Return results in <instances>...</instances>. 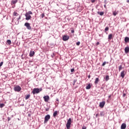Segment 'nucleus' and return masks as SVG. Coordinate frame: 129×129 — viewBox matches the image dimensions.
I'll use <instances>...</instances> for the list:
<instances>
[{"label":"nucleus","instance_id":"nucleus-17","mask_svg":"<svg viewBox=\"0 0 129 129\" xmlns=\"http://www.w3.org/2000/svg\"><path fill=\"white\" fill-rule=\"evenodd\" d=\"M112 14H113V16H116V15H117V14H118V11H113L112 12Z\"/></svg>","mask_w":129,"mask_h":129},{"label":"nucleus","instance_id":"nucleus-19","mask_svg":"<svg viewBox=\"0 0 129 129\" xmlns=\"http://www.w3.org/2000/svg\"><path fill=\"white\" fill-rule=\"evenodd\" d=\"M111 39H112V34H110L108 35V40H111Z\"/></svg>","mask_w":129,"mask_h":129},{"label":"nucleus","instance_id":"nucleus-51","mask_svg":"<svg viewBox=\"0 0 129 129\" xmlns=\"http://www.w3.org/2000/svg\"><path fill=\"white\" fill-rule=\"evenodd\" d=\"M127 3H129V0L126 1Z\"/></svg>","mask_w":129,"mask_h":129},{"label":"nucleus","instance_id":"nucleus-36","mask_svg":"<svg viewBox=\"0 0 129 129\" xmlns=\"http://www.w3.org/2000/svg\"><path fill=\"white\" fill-rule=\"evenodd\" d=\"M54 56H55V53H53V54L51 55V57L52 58H54Z\"/></svg>","mask_w":129,"mask_h":129},{"label":"nucleus","instance_id":"nucleus-8","mask_svg":"<svg viewBox=\"0 0 129 129\" xmlns=\"http://www.w3.org/2000/svg\"><path fill=\"white\" fill-rule=\"evenodd\" d=\"M25 17H26L25 19L27 21H29V20H31V18H32L31 15H29V14H27V13L25 14Z\"/></svg>","mask_w":129,"mask_h":129},{"label":"nucleus","instance_id":"nucleus-33","mask_svg":"<svg viewBox=\"0 0 129 129\" xmlns=\"http://www.w3.org/2000/svg\"><path fill=\"white\" fill-rule=\"evenodd\" d=\"M105 64H106V61H104L102 64V66H105Z\"/></svg>","mask_w":129,"mask_h":129},{"label":"nucleus","instance_id":"nucleus-41","mask_svg":"<svg viewBox=\"0 0 129 129\" xmlns=\"http://www.w3.org/2000/svg\"><path fill=\"white\" fill-rule=\"evenodd\" d=\"M95 2V0H91V3H93Z\"/></svg>","mask_w":129,"mask_h":129},{"label":"nucleus","instance_id":"nucleus-20","mask_svg":"<svg viewBox=\"0 0 129 129\" xmlns=\"http://www.w3.org/2000/svg\"><path fill=\"white\" fill-rule=\"evenodd\" d=\"M129 41V38L128 37H126L124 38V42H125L126 43H127V42H128Z\"/></svg>","mask_w":129,"mask_h":129},{"label":"nucleus","instance_id":"nucleus-14","mask_svg":"<svg viewBox=\"0 0 129 129\" xmlns=\"http://www.w3.org/2000/svg\"><path fill=\"white\" fill-rule=\"evenodd\" d=\"M57 115H58V111H55V112H53V117H56Z\"/></svg>","mask_w":129,"mask_h":129},{"label":"nucleus","instance_id":"nucleus-9","mask_svg":"<svg viewBox=\"0 0 129 129\" xmlns=\"http://www.w3.org/2000/svg\"><path fill=\"white\" fill-rule=\"evenodd\" d=\"M62 40H63V41H68V40H69V36L64 35L62 37Z\"/></svg>","mask_w":129,"mask_h":129},{"label":"nucleus","instance_id":"nucleus-49","mask_svg":"<svg viewBox=\"0 0 129 129\" xmlns=\"http://www.w3.org/2000/svg\"><path fill=\"white\" fill-rule=\"evenodd\" d=\"M111 96V95H109V97H108L109 98H110Z\"/></svg>","mask_w":129,"mask_h":129},{"label":"nucleus","instance_id":"nucleus-16","mask_svg":"<svg viewBox=\"0 0 129 129\" xmlns=\"http://www.w3.org/2000/svg\"><path fill=\"white\" fill-rule=\"evenodd\" d=\"M98 82H99V78H97L95 79V84H97V83H98Z\"/></svg>","mask_w":129,"mask_h":129},{"label":"nucleus","instance_id":"nucleus-27","mask_svg":"<svg viewBox=\"0 0 129 129\" xmlns=\"http://www.w3.org/2000/svg\"><path fill=\"white\" fill-rule=\"evenodd\" d=\"M26 14L27 15H33V12H32V11H28V12L26 13Z\"/></svg>","mask_w":129,"mask_h":129},{"label":"nucleus","instance_id":"nucleus-43","mask_svg":"<svg viewBox=\"0 0 129 129\" xmlns=\"http://www.w3.org/2000/svg\"><path fill=\"white\" fill-rule=\"evenodd\" d=\"M96 45H99V42H97L96 43Z\"/></svg>","mask_w":129,"mask_h":129},{"label":"nucleus","instance_id":"nucleus-28","mask_svg":"<svg viewBox=\"0 0 129 129\" xmlns=\"http://www.w3.org/2000/svg\"><path fill=\"white\" fill-rule=\"evenodd\" d=\"M14 16H15L16 17H18V16H19V14H18V13H17L16 12H14Z\"/></svg>","mask_w":129,"mask_h":129},{"label":"nucleus","instance_id":"nucleus-11","mask_svg":"<svg viewBox=\"0 0 129 129\" xmlns=\"http://www.w3.org/2000/svg\"><path fill=\"white\" fill-rule=\"evenodd\" d=\"M126 128V124L125 123H122L121 125V129H125Z\"/></svg>","mask_w":129,"mask_h":129},{"label":"nucleus","instance_id":"nucleus-22","mask_svg":"<svg viewBox=\"0 0 129 129\" xmlns=\"http://www.w3.org/2000/svg\"><path fill=\"white\" fill-rule=\"evenodd\" d=\"M108 80H109V76L107 75L105 77V81H108Z\"/></svg>","mask_w":129,"mask_h":129},{"label":"nucleus","instance_id":"nucleus-3","mask_svg":"<svg viewBox=\"0 0 129 129\" xmlns=\"http://www.w3.org/2000/svg\"><path fill=\"white\" fill-rule=\"evenodd\" d=\"M50 118H51V116H50V115H46L44 117V123H47V122H48V121L49 120V119H50Z\"/></svg>","mask_w":129,"mask_h":129},{"label":"nucleus","instance_id":"nucleus-5","mask_svg":"<svg viewBox=\"0 0 129 129\" xmlns=\"http://www.w3.org/2000/svg\"><path fill=\"white\" fill-rule=\"evenodd\" d=\"M24 26L25 27H26V28H27V29H28V30L32 29V27H31V25H30V23H25L24 24Z\"/></svg>","mask_w":129,"mask_h":129},{"label":"nucleus","instance_id":"nucleus-1","mask_svg":"<svg viewBox=\"0 0 129 129\" xmlns=\"http://www.w3.org/2000/svg\"><path fill=\"white\" fill-rule=\"evenodd\" d=\"M40 91H42V88H34L33 89L32 93H33V94H36V93H40Z\"/></svg>","mask_w":129,"mask_h":129},{"label":"nucleus","instance_id":"nucleus-44","mask_svg":"<svg viewBox=\"0 0 129 129\" xmlns=\"http://www.w3.org/2000/svg\"><path fill=\"white\" fill-rule=\"evenodd\" d=\"M90 77H91L90 75H89L88 77L89 79V78H90Z\"/></svg>","mask_w":129,"mask_h":129},{"label":"nucleus","instance_id":"nucleus-45","mask_svg":"<svg viewBox=\"0 0 129 129\" xmlns=\"http://www.w3.org/2000/svg\"><path fill=\"white\" fill-rule=\"evenodd\" d=\"M104 8H106V4H105V5H104Z\"/></svg>","mask_w":129,"mask_h":129},{"label":"nucleus","instance_id":"nucleus-23","mask_svg":"<svg viewBox=\"0 0 129 129\" xmlns=\"http://www.w3.org/2000/svg\"><path fill=\"white\" fill-rule=\"evenodd\" d=\"M100 116H104V111H101L100 113Z\"/></svg>","mask_w":129,"mask_h":129},{"label":"nucleus","instance_id":"nucleus-6","mask_svg":"<svg viewBox=\"0 0 129 129\" xmlns=\"http://www.w3.org/2000/svg\"><path fill=\"white\" fill-rule=\"evenodd\" d=\"M43 99L45 102H48V101H49V100H50V97L48 95L44 96L43 97Z\"/></svg>","mask_w":129,"mask_h":129},{"label":"nucleus","instance_id":"nucleus-7","mask_svg":"<svg viewBox=\"0 0 129 129\" xmlns=\"http://www.w3.org/2000/svg\"><path fill=\"white\" fill-rule=\"evenodd\" d=\"M104 105H105V101H104L101 102L99 104V106L101 107V108H103V107H104Z\"/></svg>","mask_w":129,"mask_h":129},{"label":"nucleus","instance_id":"nucleus-13","mask_svg":"<svg viewBox=\"0 0 129 129\" xmlns=\"http://www.w3.org/2000/svg\"><path fill=\"white\" fill-rule=\"evenodd\" d=\"M124 51H125V53H126V54H127V53H128V52H129V47L126 46V47H125Z\"/></svg>","mask_w":129,"mask_h":129},{"label":"nucleus","instance_id":"nucleus-29","mask_svg":"<svg viewBox=\"0 0 129 129\" xmlns=\"http://www.w3.org/2000/svg\"><path fill=\"white\" fill-rule=\"evenodd\" d=\"M4 106H5V104H4V103L0 104V108H3V107H4Z\"/></svg>","mask_w":129,"mask_h":129},{"label":"nucleus","instance_id":"nucleus-47","mask_svg":"<svg viewBox=\"0 0 129 129\" xmlns=\"http://www.w3.org/2000/svg\"><path fill=\"white\" fill-rule=\"evenodd\" d=\"M124 96H125V94H123V97H124Z\"/></svg>","mask_w":129,"mask_h":129},{"label":"nucleus","instance_id":"nucleus-46","mask_svg":"<svg viewBox=\"0 0 129 129\" xmlns=\"http://www.w3.org/2000/svg\"><path fill=\"white\" fill-rule=\"evenodd\" d=\"M71 33H74V30H71Z\"/></svg>","mask_w":129,"mask_h":129},{"label":"nucleus","instance_id":"nucleus-52","mask_svg":"<svg viewBox=\"0 0 129 129\" xmlns=\"http://www.w3.org/2000/svg\"><path fill=\"white\" fill-rule=\"evenodd\" d=\"M96 116H97V114H96Z\"/></svg>","mask_w":129,"mask_h":129},{"label":"nucleus","instance_id":"nucleus-32","mask_svg":"<svg viewBox=\"0 0 129 129\" xmlns=\"http://www.w3.org/2000/svg\"><path fill=\"white\" fill-rule=\"evenodd\" d=\"M41 17L42 19H43V18H44V17H45V14L44 13L42 14L41 15Z\"/></svg>","mask_w":129,"mask_h":129},{"label":"nucleus","instance_id":"nucleus-40","mask_svg":"<svg viewBox=\"0 0 129 129\" xmlns=\"http://www.w3.org/2000/svg\"><path fill=\"white\" fill-rule=\"evenodd\" d=\"M46 111H49V108H47L45 109Z\"/></svg>","mask_w":129,"mask_h":129},{"label":"nucleus","instance_id":"nucleus-25","mask_svg":"<svg viewBox=\"0 0 129 129\" xmlns=\"http://www.w3.org/2000/svg\"><path fill=\"white\" fill-rule=\"evenodd\" d=\"M7 43H8V45H11V44H12V41H11V40L9 39L7 40Z\"/></svg>","mask_w":129,"mask_h":129},{"label":"nucleus","instance_id":"nucleus-38","mask_svg":"<svg viewBox=\"0 0 129 129\" xmlns=\"http://www.w3.org/2000/svg\"><path fill=\"white\" fill-rule=\"evenodd\" d=\"M71 72H74V69H72L71 70Z\"/></svg>","mask_w":129,"mask_h":129},{"label":"nucleus","instance_id":"nucleus-34","mask_svg":"<svg viewBox=\"0 0 129 129\" xmlns=\"http://www.w3.org/2000/svg\"><path fill=\"white\" fill-rule=\"evenodd\" d=\"M76 45L77 46H79V45H80V41H78L76 43Z\"/></svg>","mask_w":129,"mask_h":129},{"label":"nucleus","instance_id":"nucleus-2","mask_svg":"<svg viewBox=\"0 0 129 129\" xmlns=\"http://www.w3.org/2000/svg\"><path fill=\"white\" fill-rule=\"evenodd\" d=\"M71 118H70L68 121H67V123L66 124V127L67 129H70V127L71 126Z\"/></svg>","mask_w":129,"mask_h":129},{"label":"nucleus","instance_id":"nucleus-24","mask_svg":"<svg viewBox=\"0 0 129 129\" xmlns=\"http://www.w3.org/2000/svg\"><path fill=\"white\" fill-rule=\"evenodd\" d=\"M30 96H31V95L30 94L27 95L26 97H25V100H27V99H29V98H30Z\"/></svg>","mask_w":129,"mask_h":129},{"label":"nucleus","instance_id":"nucleus-50","mask_svg":"<svg viewBox=\"0 0 129 129\" xmlns=\"http://www.w3.org/2000/svg\"><path fill=\"white\" fill-rule=\"evenodd\" d=\"M56 101H59V99H56Z\"/></svg>","mask_w":129,"mask_h":129},{"label":"nucleus","instance_id":"nucleus-39","mask_svg":"<svg viewBox=\"0 0 129 129\" xmlns=\"http://www.w3.org/2000/svg\"><path fill=\"white\" fill-rule=\"evenodd\" d=\"M82 129H86V126H83L82 128Z\"/></svg>","mask_w":129,"mask_h":129},{"label":"nucleus","instance_id":"nucleus-15","mask_svg":"<svg viewBox=\"0 0 129 129\" xmlns=\"http://www.w3.org/2000/svg\"><path fill=\"white\" fill-rule=\"evenodd\" d=\"M18 3V0L12 1L11 2V5H16Z\"/></svg>","mask_w":129,"mask_h":129},{"label":"nucleus","instance_id":"nucleus-48","mask_svg":"<svg viewBox=\"0 0 129 129\" xmlns=\"http://www.w3.org/2000/svg\"><path fill=\"white\" fill-rule=\"evenodd\" d=\"M10 117L8 118V121H10Z\"/></svg>","mask_w":129,"mask_h":129},{"label":"nucleus","instance_id":"nucleus-18","mask_svg":"<svg viewBox=\"0 0 129 129\" xmlns=\"http://www.w3.org/2000/svg\"><path fill=\"white\" fill-rule=\"evenodd\" d=\"M98 15H100V16H102L103 15H104V12H97Z\"/></svg>","mask_w":129,"mask_h":129},{"label":"nucleus","instance_id":"nucleus-12","mask_svg":"<svg viewBox=\"0 0 129 129\" xmlns=\"http://www.w3.org/2000/svg\"><path fill=\"white\" fill-rule=\"evenodd\" d=\"M125 75V74H124V71H122L121 73H120V76L122 78H124V76Z\"/></svg>","mask_w":129,"mask_h":129},{"label":"nucleus","instance_id":"nucleus-31","mask_svg":"<svg viewBox=\"0 0 129 129\" xmlns=\"http://www.w3.org/2000/svg\"><path fill=\"white\" fill-rule=\"evenodd\" d=\"M77 82V80H74L73 82L74 83L73 84V85H75V83Z\"/></svg>","mask_w":129,"mask_h":129},{"label":"nucleus","instance_id":"nucleus-26","mask_svg":"<svg viewBox=\"0 0 129 129\" xmlns=\"http://www.w3.org/2000/svg\"><path fill=\"white\" fill-rule=\"evenodd\" d=\"M122 70V64H121L119 66L118 70L120 71V70Z\"/></svg>","mask_w":129,"mask_h":129},{"label":"nucleus","instance_id":"nucleus-37","mask_svg":"<svg viewBox=\"0 0 129 129\" xmlns=\"http://www.w3.org/2000/svg\"><path fill=\"white\" fill-rule=\"evenodd\" d=\"M104 3L105 5H106V4H107V1L105 0V1H104Z\"/></svg>","mask_w":129,"mask_h":129},{"label":"nucleus","instance_id":"nucleus-35","mask_svg":"<svg viewBox=\"0 0 129 129\" xmlns=\"http://www.w3.org/2000/svg\"><path fill=\"white\" fill-rule=\"evenodd\" d=\"M4 64V62L2 61L1 63H0V67H2V66H3Z\"/></svg>","mask_w":129,"mask_h":129},{"label":"nucleus","instance_id":"nucleus-30","mask_svg":"<svg viewBox=\"0 0 129 129\" xmlns=\"http://www.w3.org/2000/svg\"><path fill=\"white\" fill-rule=\"evenodd\" d=\"M109 30V28L108 27H106L105 28V32H107V31H108Z\"/></svg>","mask_w":129,"mask_h":129},{"label":"nucleus","instance_id":"nucleus-21","mask_svg":"<svg viewBox=\"0 0 129 129\" xmlns=\"http://www.w3.org/2000/svg\"><path fill=\"white\" fill-rule=\"evenodd\" d=\"M91 88V86L90 85V84H89L86 87V89H90Z\"/></svg>","mask_w":129,"mask_h":129},{"label":"nucleus","instance_id":"nucleus-4","mask_svg":"<svg viewBox=\"0 0 129 129\" xmlns=\"http://www.w3.org/2000/svg\"><path fill=\"white\" fill-rule=\"evenodd\" d=\"M14 90L15 91H16L17 92H20L22 90V88L19 85L16 86L14 87Z\"/></svg>","mask_w":129,"mask_h":129},{"label":"nucleus","instance_id":"nucleus-10","mask_svg":"<svg viewBox=\"0 0 129 129\" xmlns=\"http://www.w3.org/2000/svg\"><path fill=\"white\" fill-rule=\"evenodd\" d=\"M35 55V51L31 50L29 53L30 57H33Z\"/></svg>","mask_w":129,"mask_h":129},{"label":"nucleus","instance_id":"nucleus-42","mask_svg":"<svg viewBox=\"0 0 129 129\" xmlns=\"http://www.w3.org/2000/svg\"><path fill=\"white\" fill-rule=\"evenodd\" d=\"M21 18V16H20L18 18V21H19Z\"/></svg>","mask_w":129,"mask_h":129}]
</instances>
